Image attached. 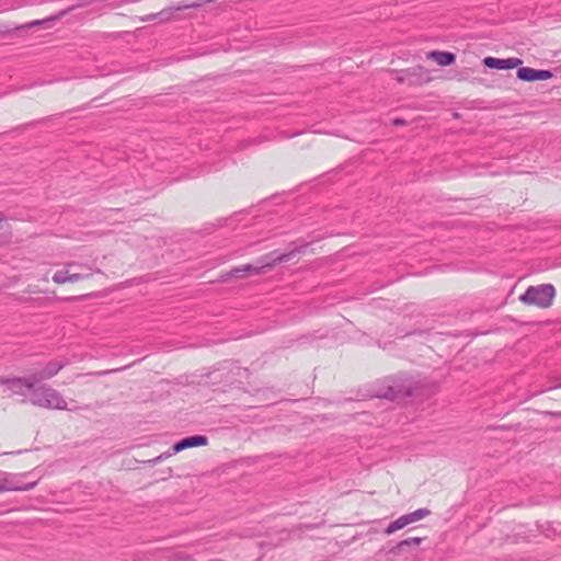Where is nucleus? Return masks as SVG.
I'll use <instances>...</instances> for the list:
<instances>
[{"instance_id":"obj_27","label":"nucleus","mask_w":561,"mask_h":561,"mask_svg":"<svg viewBox=\"0 0 561 561\" xmlns=\"http://www.w3.org/2000/svg\"><path fill=\"white\" fill-rule=\"evenodd\" d=\"M181 561H194L191 557H185Z\"/></svg>"},{"instance_id":"obj_5","label":"nucleus","mask_w":561,"mask_h":561,"mask_svg":"<svg viewBox=\"0 0 561 561\" xmlns=\"http://www.w3.org/2000/svg\"><path fill=\"white\" fill-rule=\"evenodd\" d=\"M430 514H431V511L427 508H419L414 512L404 514V515L398 517L392 523H390L388 525V527L385 529V534L391 535V534L396 533L397 530L402 529L407 525L412 524L414 522H417V520L428 516Z\"/></svg>"},{"instance_id":"obj_8","label":"nucleus","mask_w":561,"mask_h":561,"mask_svg":"<svg viewBox=\"0 0 561 561\" xmlns=\"http://www.w3.org/2000/svg\"><path fill=\"white\" fill-rule=\"evenodd\" d=\"M65 267H68L67 283L79 282L90 277L93 274V271L90 266L79 262H69L65 265Z\"/></svg>"},{"instance_id":"obj_22","label":"nucleus","mask_w":561,"mask_h":561,"mask_svg":"<svg viewBox=\"0 0 561 561\" xmlns=\"http://www.w3.org/2000/svg\"><path fill=\"white\" fill-rule=\"evenodd\" d=\"M165 472H167V476L162 477L161 480H167L170 477H172L173 470H172V468H168Z\"/></svg>"},{"instance_id":"obj_19","label":"nucleus","mask_w":561,"mask_h":561,"mask_svg":"<svg viewBox=\"0 0 561 561\" xmlns=\"http://www.w3.org/2000/svg\"><path fill=\"white\" fill-rule=\"evenodd\" d=\"M242 267H243V271L247 273V275H249V274L260 275L263 273L262 267L260 266L259 263H257V265L245 264Z\"/></svg>"},{"instance_id":"obj_3","label":"nucleus","mask_w":561,"mask_h":561,"mask_svg":"<svg viewBox=\"0 0 561 561\" xmlns=\"http://www.w3.org/2000/svg\"><path fill=\"white\" fill-rule=\"evenodd\" d=\"M309 245L308 242L296 240L289 244L287 252L280 253L279 250H274L270 253L262 255L257 263L262 267L263 273L266 270L274 267L276 264L286 263L295 257L298 253L302 252Z\"/></svg>"},{"instance_id":"obj_23","label":"nucleus","mask_w":561,"mask_h":561,"mask_svg":"<svg viewBox=\"0 0 561 561\" xmlns=\"http://www.w3.org/2000/svg\"><path fill=\"white\" fill-rule=\"evenodd\" d=\"M9 379L10 378L0 377V385L8 387Z\"/></svg>"},{"instance_id":"obj_9","label":"nucleus","mask_w":561,"mask_h":561,"mask_svg":"<svg viewBox=\"0 0 561 561\" xmlns=\"http://www.w3.org/2000/svg\"><path fill=\"white\" fill-rule=\"evenodd\" d=\"M483 65L490 69H496V70H507L513 69L523 64V60L520 58L511 57L506 59H500L495 57H485L482 60Z\"/></svg>"},{"instance_id":"obj_20","label":"nucleus","mask_w":561,"mask_h":561,"mask_svg":"<svg viewBox=\"0 0 561 561\" xmlns=\"http://www.w3.org/2000/svg\"><path fill=\"white\" fill-rule=\"evenodd\" d=\"M227 276L234 277V278H243L247 276V273L243 271V267L240 266V267H234V268L230 270L227 273Z\"/></svg>"},{"instance_id":"obj_21","label":"nucleus","mask_w":561,"mask_h":561,"mask_svg":"<svg viewBox=\"0 0 561 561\" xmlns=\"http://www.w3.org/2000/svg\"><path fill=\"white\" fill-rule=\"evenodd\" d=\"M126 367H122V368H117V369H107V370H101V371H93V373H89L88 375L89 376H105V375H108V374H113V373H116V371H121V370H124Z\"/></svg>"},{"instance_id":"obj_16","label":"nucleus","mask_w":561,"mask_h":561,"mask_svg":"<svg viewBox=\"0 0 561 561\" xmlns=\"http://www.w3.org/2000/svg\"><path fill=\"white\" fill-rule=\"evenodd\" d=\"M172 15H173V10H171V9L162 10L158 13L149 14L148 16L142 19V21H153V20L168 21L171 19Z\"/></svg>"},{"instance_id":"obj_2","label":"nucleus","mask_w":561,"mask_h":561,"mask_svg":"<svg viewBox=\"0 0 561 561\" xmlns=\"http://www.w3.org/2000/svg\"><path fill=\"white\" fill-rule=\"evenodd\" d=\"M556 296V289L551 284H540L537 286H529L519 300L528 306H536L546 309L552 306Z\"/></svg>"},{"instance_id":"obj_4","label":"nucleus","mask_w":561,"mask_h":561,"mask_svg":"<svg viewBox=\"0 0 561 561\" xmlns=\"http://www.w3.org/2000/svg\"><path fill=\"white\" fill-rule=\"evenodd\" d=\"M37 381L34 379L33 374L28 377H12L9 379L7 389L13 394L24 397L23 402H26V396L32 394Z\"/></svg>"},{"instance_id":"obj_15","label":"nucleus","mask_w":561,"mask_h":561,"mask_svg":"<svg viewBox=\"0 0 561 561\" xmlns=\"http://www.w3.org/2000/svg\"><path fill=\"white\" fill-rule=\"evenodd\" d=\"M36 485V482H30L24 485L11 484L8 481H0V492L4 491H30Z\"/></svg>"},{"instance_id":"obj_11","label":"nucleus","mask_w":561,"mask_h":561,"mask_svg":"<svg viewBox=\"0 0 561 561\" xmlns=\"http://www.w3.org/2000/svg\"><path fill=\"white\" fill-rule=\"evenodd\" d=\"M90 3L91 2H89V1H79L78 3L72 4L69 8H67L66 10L59 12L55 16L46 18V19H43V20H34V21H31L28 23H25V24L19 26L18 28H32V27H35V26H38V25L53 23L56 20H58L59 18L66 15L67 13L71 12V11H73L76 9L83 8V7H85V5L90 4Z\"/></svg>"},{"instance_id":"obj_6","label":"nucleus","mask_w":561,"mask_h":561,"mask_svg":"<svg viewBox=\"0 0 561 561\" xmlns=\"http://www.w3.org/2000/svg\"><path fill=\"white\" fill-rule=\"evenodd\" d=\"M412 394L413 392L410 386H405L399 380L391 379L389 380V383L377 393V397L389 400H397L411 397Z\"/></svg>"},{"instance_id":"obj_14","label":"nucleus","mask_w":561,"mask_h":561,"mask_svg":"<svg viewBox=\"0 0 561 561\" xmlns=\"http://www.w3.org/2000/svg\"><path fill=\"white\" fill-rule=\"evenodd\" d=\"M427 57L435 60L439 66H450L456 61V55L450 51L433 50Z\"/></svg>"},{"instance_id":"obj_26","label":"nucleus","mask_w":561,"mask_h":561,"mask_svg":"<svg viewBox=\"0 0 561 561\" xmlns=\"http://www.w3.org/2000/svg\"><path fill=\"white\" fill-rule=\"evenodd\" d=\"M72 272H85V270L84 268L76 267V268H72Z\"/></svg>"},{"instance_id":"obj_18","label":"nucleus","mask_w":561,"mask_h":561,"mask_svg":"<svg viewBox=\"0 0 561 561\" xmlns=\"http://www.w3.org/2000/svg\"><path fill=\"white\" fill-rule=\"evenodd\" d=\"M172 455H175V453H173V449L171 447L169 450L160 454L156 458L148 460L147 463H149L151 466L157 465V463L163 461L164 459L171 457Z\"/></svg>"},{"instance_id":"obj_10","label":"nucleus","mask_w":561,"mask_h":561,"mask_svg":"<svg viewBox=\"0 0 561 561\" xmlns=\"http://www.w3.org/2000/svg\"><path fill=\"white\" fill-rule=\"evenodd\" d=\"M208 438L205 435L187 436L172 445L173 453L178 454L184 449L206 446Z\"/></svg>"},{"instance_id":"obj_17","label":"nucleus","mask_w":561,"mask_h":561,"mask_svg":"<svg viewBox=\"0 0 561 561\" xmlns=\"http://www.w3.org/2000/svg\"><path fill=\"white\" fill-rule=\"evenodd\" d=\"M67 278H68V267H65V270L57 271L53 275V282L56 284H65V283H67Z\"/></svg>"},{"instance_id":"obj_7","label":"nucleus","mask_w":561,"mask_h":561,"mask_svg":"<svg viewBox=\"0 0 561 561\" xmlns=\"http://www.w3.org/2000/svg\"><path fill=\"white\" fill-rule=\"evenodd\" d=\"M553 72L546 69H534L529 67H519L517 78L525 82L543 81L551 79Z\"/></svg>"},{"instance_id":"obj_12","label":"nucleus","mask_w":561,"mask_h":561,"mask_svg":"<svg viewBox=\"0 0 561 561\" xmlns=\"http://www.w3.org/2000/svg\"><path fill=\"white\" fill-rule=\"evenodd\" d=\"M66 362L51 360L45 365V367L38 371L33 373L34 379L38 382L47 380L56 376L65 366Z\"/></svg>"},{"instance_id":"obj_13","label":"nucleus","mask_w":561,"mask_h":561,"mask_svg":"<svg viewBox=\"0 0 561 561\" xmlns=\"http://www.w3.org/2000/svg\"><path fill=\"white\" fill-rule=\"evenodd\" d=\"M424 540V537H410L407 539H403L399 541L396 546H393L391 549H389L388 553L391 556H399L403 551H405L408 548L416 547L421 545V542Z\"/></svg>"},{"instance_id":"obj_25","label":"nucleus","mask_w":561,"mask_h":561,"mask_svg":"<svg viewBox=\"0 0 561 561\" xmlns=\"http://www.w3.org/2000/svg\"><path fill=\"white\" fill-rule=\"evenodd\" d=\"M7 220L5 216L0 213V230L2 229V224Z\"/></svg>"},{"instance_id":"obj_24","label":"nucleus","mask_w":561,"mask_h":561,"mask_svg":"<svg viewBox=\"0 0 561 561\" xmlns=\"http://www.w3.org/2000/svg\"><path fill=\"white\" fill-rule=\"evenodd\" d=\"M405 122L402 118H396L393 119V125H404Z\"/></svg>"},{"instance_id":"obj_1","label":"nucleus","mask_w":561,"mask_h":561,"mask_svg":"<svg viewBox=\"0 0 561 561\" xmlns=\"http://www.w3.org/2000/svg\"><path fill=\"white\" fill-rule=\"evenodd\" d=\"M28 402L48 410H69L62 394L47 385H35Z\"/></svg>"}]
</instances>
